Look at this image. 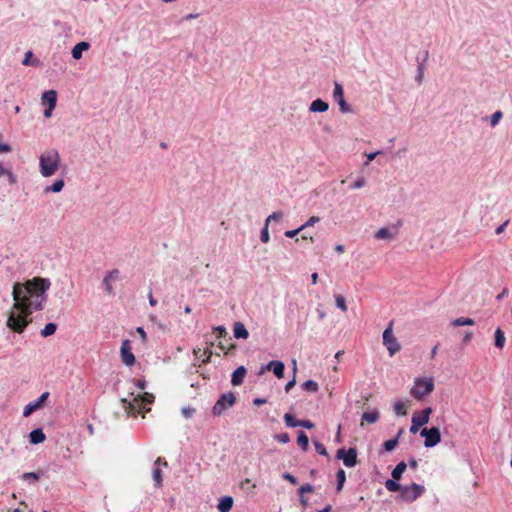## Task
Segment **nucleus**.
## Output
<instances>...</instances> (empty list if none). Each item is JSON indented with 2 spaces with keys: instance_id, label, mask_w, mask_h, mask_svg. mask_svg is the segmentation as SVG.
<instances>
[{
  "instance_id": "nucleus-51",
  "label": "nucleus",
  "mask_w": 512,
  "mask_h": 512,
  "mask_svg": "<svg viewBox=\"0 0 512 512\" xmlns=\"http://www.w3.org/2000/svg\"><path fill=\"white\" fill-rule=\"evenodd\" d=\"M139 397L141 398L142 403L150 404L154 400V396L148 392H144L142 395H139Z\"/></svg>"
},
{
  "instance_id": "nucleus-32",
  "label": "nucleus",
  "mask_w": 512,
  "mask_h": 512,
  "mask_svg": "<svg viewBox=\"0 0 512 512\" xmlns=\"http://www.w3.org/2000/svg\"><path fill=\"white\" fill-rule=\"evenodd\" d=\"M57 330V324L53 322L47 323L44 328L41 330L40 334L42 337L46 338L53 335Z\"/></svg>"
},
{
  "instance_id": "nucleus-40",
  "label": "nucleus",
  "mask_w": 512,
  "mask_h": 512,
  "mask_svg": "<svg viewBox=\"0 0 512 512\" xmlns=\"http://www.w3.org/2000/svg\"><path fill=\"white\" fill-rule=\"evenodd\" d=\"M394 411L396 415L398 416H405L406 410H405V404L402 401H396L394 404Z\"/></svg>"
},
{
  "instance_id": "nucleus-45",
  "label": "nucleus",
  "mask_w": 512,
  "mask_h": 512,
  "mask_svg": "<svg viewBox=\"0 0 512 512\" xmlns=\"http://www.w3.org/2000/svg\"><path fill=\"white\" fill-rule=\"evenodd\" d=\"M283 218V213L280 211L274 212L271 215H269L265 221L269 225L271 221L279 222Z\"/></svg>"
},
{
  "instance_id": "nucleus-60",
  "label": "nucleus",
  "mask_w": 512,
  "mask_h": 512,
  "mask_svg": "<svg viewBox=\"0 0 512 512\" xmlns=\"http://www.w3.org/2000/svg\"><path fill=\"white\" fill-rule=\"evenodd\" d=\"M381 154V151L371 152L367 154V161L365 165H368L370 161L374 160L377 155Z\"/></svg>"
},
{
  "instance_id": "nucleus-29",
  "label": "nucleus",
  "mask_w": 512,
  "mask_h": 512,
  "mask_svg": "<svg viewBox=\"0 0 512 512\" xmlns=\"http://www.w3.org/2000/svg\"><path fill=\"white\" fill-rule=\"evenodd\" d=\"M336 481V491L341 492L346 481V473L341 468L336 472Z\"/></svg>"
},
{
  "instance_id": "nucleus-13",
  "label": "nucleus",
  "mask_w": 512,
  "mask_h": 512,
  "mask_svg": "<svg viewBox=\"0 0 512 512\" xmlns=\"http://www.w3.org/2000/svg\"><path fill=\"white\" fill-rule=\"evenodd\" d=\"M120 271L118 269H113L109 271L102 280V286L106 294L112 295L114 293V289L112 286V282H115L119 279Z\"/></svg>"
},
{
  "instance_id": "nucleus-20",
  "label": "nucleus",
  "mask_w": 512,
  "mask_h": 512,
  "mask_svg": "<svg viewBox=\"0 0 512 512\" xmlns=\"http://www.w3.org/2000/svg\"><path fill=\"white\" fill-rule=\"evenodd\" d=\"M46 439V436L41 428L33 429L29 433V441L31 444L37 445L42 442H44Z\"/></svg>"
},
{
  "instance_id": "nucleus-1",
  "label": "nucleus",
  "mask_w": 512,
  "mask_h": 512,
  "mask_svg": "<svg viewBox=\"0 0 512 512\" xmlns=\"http://www.w3.org/2000/svg\"><path fill=\"white\" fill-rule=\"evenodd\" d=\"M50 281L46 278H33L25 283L13 285L14 305L8 314L7 327L16 333H22L31 319L33 311L41 310L46 301V291Z\"/></svg>"
},
{
  "instance_id": "nucleus-23",
  "label": "nucleus",
  "mask_w": 512,
  "mask_h": 512,
  "mask_svg": "<svg viewBox=\"0 0 512 512\" xmlns=\"http://www.w3.org/2000/svg\"><path fill=\"white\" fill-rule=\"evenodd\" d=\"M234 500L231 496H223L218 503L219 512H230L233 507Z\"/></svg>"
},
{
  "instance_id": "nucleus-54",
  "label": "nucleus",
  "mask_w": 512,
  "mask_h": 512,
  "mask_svg": "<svg viewBox=\"0 0 512 512\" xmlns=\"http://www.w3.org/2000/svg\"><path fill=\"white\" fill-rule=\"evenodd\" d=\"M5 174H7L9 176L11 182H14L13 173L11 171L5 169V167L3 166V163L0 161V177H2Z\"/></svg>"
},
{
  "instance_id": "nucleus-17",
  "label": "nucleus",
  "mask_w": 512,
  "mask_h": 512,
  "mask_svg": "<svg viewBox=\"0 0 512 512\" xmlns=\"http://www.w3.org/2000/svg\"><path fill=\"white\" fill-rule=\"evenodd\" d=\"M247 370L245 366L241 365L231 375V384L233 386H239L243 383Z\"/></svg>"
},
{
  "instance_id": "nucleus-10",
  "label": "nucleus",
  "mask_w": 512,
  "mask_h": 512,
  "mask_svg": "<svg viewBox=\"0 0 512 512\" xmlns=\"http://www.w3.org/2000/svg\"><path fill=\"white\" fill-rule=\"evenodd\" d=\"M131 349L132 348H131L130 340H128V339L123 340L122 344H121V348H120L121 359H122V362L126 366H129V367L133 366L136 361L135 356L132 353Z\"/></svg>"
},
{
  "instance_id": "nucleus-21",
  "label": "nucleus",
  "mask_w": 512,
  "mask_h": 512,
  "mask_svg": "<svg viewBox=\"0 0 512 512\" xmlns=\"http://www.w3.org/2000/svg\"><path fill=\"white\" fill-rule=\"evenodd\" d=\"M233 334L236 339H247L249 337V332L242 322L234 323Z\"/></svg>"
},
{
  "instance_id": "nucleus-55",
  "label": "nucleus",
  "mask_w": 512,
  "mask_h": 512,
  "mask_svg": "<svg viewBox=\"0 0 512 512\" xmlns=\"http://www.w3.org/2000/svg\"><path fill=\"white\" fill-rule=\"evenodd\" d=\"M433 410L431 407L424 408L419 415L423 417L425 420L429 422L430 415L432 414Z\"/></svg>"
},
{
  "instance_id": "nucleus-12",
  "label": "nucleus",
  "mask_w": 512,
  "mask_h": 512,
  "mask_svg": "<svg viewBox=\"0 0 512 512\" xmlns=\"http://www.w3.org/2000/svg\"><path fill=\"white\" fill-rule=\"evenodd\" d=\"M265 370L272 371L280 379L284 377L285 365L282 361L272 360L265 366H262L259 374H262Z\"/></svg>"
},
{
  "instance_id": "nucleus-43",
  "label": "nucleus",
  "mask_w": 512,
  "mask_h": 512,
  "mask_svg": "<svg viewBox=\"0 0 512 512\" xmlns=\"http://www.w3.org/2000/svg\"><path fill=\"white\" fill-rule=\"evenodd\" d=\"M502 117H503V113L500 110L494 112L490 118V125L492 127H495L499 123V121L502 119Z\"/></svg>"
},
{
  "instance_id": "nucleus-39",
  "label": "nucleus",
  "mask_w": 512,
  "mask_h": 512,
  "mask_svg": "<svg viewBox=\"0 0 512 512\" xmlns=\"http://www.w3.org/2000/svg\"><path fill=\"white\" fill-rule=\"evenodd\" d=\"M397 445H398V439L397 438L389 439V440H387V441H385L383 443L384 449L387 452L393 451L396 448Z\"/></svg>"
},
{
  "instance_id": "nucleus-57",
  "label": "nucleus",
  "mask_w": 512,
  "mask_h": 512,
  "mask_svg": "<svg viewBox=\"0 0 512 512\" xmlns=\"http://www.w3.org/2000/svg\"><path fill=\"white\" fill-rule=\"evenodd\" d=\"M365 179L363 177L358 178L352 185V189H360L365 185Z\"/></svg>"
},
{
  "instance_id": "nucleus-49",
  "label": "nucleus",
  "mask_w": 512,
  "mask_h": 512,
  "mask_svg": "<svg viewBox=\"0 0 512 512\" xmlns=\"http://www.w3.org/2000/svg\"><path fill=\"white\" fill-rule=\"evenodd\" d=\"M275 439L279 442V443H283V444H286V443H289L290 442V436L288 435V433H279L277 435H275Z\"/></svg>"
},
{
  "instance_id": "nucleus-33",
  "label": "nucleus",
  "mask_w": 512,
  "mask_h": 512,
  "mask_svg": "<svg viewBox=\"0 0 512 512\" xmlns=\"http://www.w3.org/2000/svg\"><path fill=\"white\" fill-rule=\"evenodd\" d=\"M152 478H153L155 487L159 488L162 486L163 478H162V471H161L160 467L154 466L153 471H152Z\"/></svg>"
},
{
  "instance_id": "nucleus-28",
  "label": "nucleus",
  "mask_w": 512,
  "mask_h": 512,
  "mask_svg": "<svg viewBox=\"0 0 512 512\" xmlns=\"http://www.w3.org/2000/svg\"><path fill=\"white\" fill-rule=\"evenodd\" d=\"M399 480H395L394 478L392 479H387L385 481V487L388 491L390 492H401L402 489H403V485H401L400 483H398Z\"/></svg>"
},
{
  "instance_id": "nucleus-59",
  "label": "nucleus",
  "mask_w": 512,
  "mask_h": 512,
  "mask_svg": "<svg viewBox=\"0 0 512 512\" xmlns=\"http://www.w3.org/2000/svg\"><path fill=\"white\" fill-rule=\"evenodd\" d=\"M303 231L301 226L294 230H288L285 232V236L288 238H294L299 232Z\"/></svg>"
},
{
  "instance_id": "nucleus-34",
  "label": "nucleus",
  "mask_w": 512,
  "mask_h": 512,
  "mask_svg": "<svg viewBox=\"0 0 512 512\" xmlns=\"http://www.w3.org/2000/svg\"><path fill=\"white\" fill-rule=\"evenodd\" d=\"M302 389L308 392L315 393L319 390V385L314 380H307L302 384Z\"/></svg>"
},
{
  "instance_id": "nucleus-36",
  "label": "nucleus",
  "mask_w": 512,
  "mask_h": 512,
  "mask_svg": "<svg viewBox=\"0 0 512 512\" xmlns=\"http://www.w3.org/2000/svg\"><path fill=\"white\" fill-rule=\"evenodd\" d=\"M474 324H475L474 320L472 318H467V317H459V318H456L452 322L453 326H471Z\"/></svg>"
},
{
  "instance_id": "nucleus-27",
  "label": "nucleus",
  "mask_w": 512,
  "mask_h": 512,
  "mask_svg": "<svg viewBox=\"0 0 512 512\" xmlns=\"http://www.w3.org/2000/svg\"><path fill=\"white\" fill-rule=\"evenodd\" d=\"M407 468V464L404 461L399 462L395 468L392 470L391 476L395 480H400L403 473L405 472Z\"/></svg>"
},
{
  "instance_id": "nucleus-24",
  "label": "nucleus",
  "mask_w": 512,
  "mask_h": 512,
  "mask_svg": "<svg viewBox=\"0 0 512 512\" xmlns=\"http://www.w3.org/2000/svg\"><path fill=\"white\" fill-rule=\"evenodd\" d=\"M428 421L421 417L419 414L415 413L412 416V424L410 426V432L415 434L419 431L420 427L427 424Z\"/></svg>"
},
{
  "instance_id": "nucleus-58",
  "label": "nucleus",
  "mask_w": 512,
  "mask_h": 512,
  "mask_svg": "<svg viewBox=\"0 0 512 512\" xmlns=\"http://www.w3.org/2000/svg\"><path fill=\"white\" fill-rule=\"evenodd\" d=\"M212 354H213V352H212L211 348L205 349L204 352H203V356H204L203 363L210 362Z\"/></svg>"
},
{
  "instance_id": "nucleus-30",
  "label": "nucleus",
  "mask_w": 512,
  "mask_h": 512,
  "mask_svg": "<svg viewBox=\"0 0 512 512\" xmlns=\"http://www.w3.org/2000/svg\"><path fill=\"white\" fill-rule=\"evenodd\" d=\"M297 443L303 451H307L309 449V439L304 431H299Z\"/></svg>"
},
{
  "instance_id": "nucleus-2",
  "label": "nucleus",
  "mask_w": 512,
  "mask_h": 512,
  "mask_svg": "<svg viewBox=\"0 0 512 512\" xmlns=\"http://www.w3.org/2000/svg\"><path fill=\"white\" fill-rule=\"evenodd\" d=\"M60 165V155L57 150L51 149L43 152L39 157L40 173L43 177L55 174Z\"/></svg>"
},
{
  "instance_id": "nucleus-25",
  "label": "nucleus",
  "mask_w": 512,
  "mask_h": 512,
  "mask_svg": "<svg viewBox=\"0 0 512 512\" xmlns=\"http://www.w3.org/2000/svg\"><path fill=\"white\" fill-rule=\"evenodd\" d=\"M64 180L63 179H57L55 180L51 185L46 186L44 189L45 193L53 192V193H59L64 188Z\"/></svg>"
},
{
  "instance_id": "nucleus-61",
  "label": "nucleus",
  "mask_w": 512,
  "mask_h": 512,
  "mask_svg": "<svg viewBox=\"0 0 512 512\" xmlns=\"http://www.w3.org/2000/svg\"><path fill=\"white\" fill-rule=\"evenodd\" d=\"M136 332L140 335L143 342L147 341V334L142 327H137Z\"/></svg>"
},
{
  "instance_id": "nucleus-26",
  "label": "nucleus",
  "mask_w": 512,
  "mask_h": 512,
  "mask_svg": "<svg viewBox=\"0 0 512 512\" xmlns=\"http://www.w3.org/2000/svg\"><path fill=\"white\" fill-rule=\"evenodd\" d=\"M380 415L378 410L374 409L372 411L364 412L362 414V421H365L369 424L376 423L379 419Z\"/></svg>"
},
{
  "instance_id": "nucleus-9",
  "label": "nucleus",
  "mask_w": 512,
  "mask_h": 512,
  "mask_svg": "<svg viewBox=\"0 0 512 512\" xmlns=\"http://www.w3.org/2000/svg\"><path fill=\"white\" fill-rule=\"evenodd\" d=\"M333 98L339 105V109L342 113L352 112L351 106L344 99V90L340 83H334Z\"/></svg>"
},
{
  "instance_id": "nucleus-62",
  "label": "nucleus",
  "mask_w": 512,
  "mask_h": 512,
  "mask_svg": "<svg viewBox=\"0 0 512 512\" xmlns=\"http://www.w3.org/2000/svg\"><path fill=\"white\" fill-rule=\"evenodd\" d=\"M11 151V146L7 143H0V154Z\"/></svg>"
},
{
  "instance_id": "nucleus-22",
  "label": "nucleus",
  "mask_w": 512,
  "mask_h": 512,
  "mask_svg": "<svg viewBox=\"0 0 512 512\" xmlns=\"http://www.w3.org/2000/svg\"><path fill=\"white\" fill-rule=\"evenodd\" d=\"M328 109H329V104L320 98L314 100L310 104V107H309V111L314 112V113H316V112L323 113V112H326Z\"/></svg>"
},
{
  "instance_id": "nucleus-47",
  "label": "nucleus",
  "mask_w": 512,
  "mask_h": 512,
  "mask_svg": "<svg viewBox=\"0 0 512 512\" xmlns=\"http://www.w3.org/2000/svg\"><path fill=\"white\" fill-rule=\"evenodd\" d=\"M260 240L263 243H267L270 240L269 231H268V224L267 223H265L264 227L261 229Z\"/></svg>"
},
{
  "instance_id": "nucleus-7",
  "label": "nucleus",
  "mask_w": 512,
  "mask_h": 512,
  "mask_svg": "<svg viewBox=\"0 0 512 512\" xmlns=\"http://www.w3.org/2000/svg\"><path fill=\"white\" fill-rule=\"evenodd\" d=\"M420 436L424 437V446L426 448L435 447L441 442V433L438 427L423 428L420 431Z\"/></svg>"
},
{
  "instance_id": "nucleus-5",
  "label": "nucleus",
  "mask_w": 512,
  "mask_h": 512,
  "mask_svg": "<svg viewBox=\"0 0 512 512\" xmlns=\"http://www.w3.org/2000/svg\"><path fill=\"white\" fill-rule=\"evenodd\" d=\"M236 402L235 394L231 391L222 394L212 408L214 416H221L228 408Z\"/></svg>"
},
{
  "instance_id": "nucleus-44",
  "label": "nucleus",
  "mask_w": 512,
  "mask_h": 512,
  "mask_svg": "<svg viewBox=\"0 0 512 512\" xmlns=\"http://www.w3.org/2000/svg\"><path fill=\"white\" fill-rule=\"evenodd\" d=\"M314 491V487L313 485H311L310 483H306V484H303L299 489H298V495L299 496H304V494L306 493H312Z\"/></svg>"
},
{
  "instance_id": "nucleus-16",
  "label": "nucleus",
  "mask_w": 512,
  "mask_h": 512,
  "mask_svg": "<svg viewBox=\"0 0 512 512\" xmlns=\"http://www.w3.org/2000/svg\"><path fill=\"white\" fill-rule=\"evenodd\" d=\"M397 235V226L393 227V231L387 227L380 228L374 237L378 240H393Z\"/></svg>"
},
{
  "instance_id": "nucleus-46",
  "label": "nucleus",
  "mask_w": 512,
  "mask_h": 512,
  "mask_svg": "<svg viewBox=\"0 0 512 512\" xmlns=\"http://www.w3.org/2000/svg\"><path fill=\"white\" fill-rule=\"evenodd\" d=\"M313 444L317 453L323 456H328L327 449L321 442L314 441Z\"/></svg>"
},
{
  "instance_id": "nucleus-41",
  "label": "nucleus",
  "mask_w": 512,
  "mask_h": 512,
  "mask_svg": "<svg viewBox=\"0 0 512 512\" xmlns=\"http://www.w3.org/2000/svg\"><path fill=\"white\" fill-rule=\"evenodd\" d=\"M336 306L343 312L347 311L346 300L342 295H335Z\"/></svg>"
},
{
  "instance_id": "nucleus-42",
  "label": "nucleus",
  "mask_w": 512,
  "mask_h": 512,
  "mask_svg": "<svg viewBox=\"0 0 512 512\" xmlns=\"http://www.w3.org/2000/svg\"><path fill=\"white\" fill-rule=\"evenodd\" d=\"M293 372H294V375L297 372V364H296L295 360L293 361ZM295 384H296V378L294 376L293 379L288 381L287 384L285 385V391L289 392L295 386Z\"/></svg>"
},
{
  "instance_id": "nucleus-11",
  "label": "nucleus",
  "mask_w": 512,
  "mask_h": 512,
  "mask_svg": "<svg viewBox=\"0 0 512 512\" xmlns=\"http://www.w3.org/2000/svg\"><path fill=\"white\" fill-rule=\"evenodd\" d=\"M48 397H49V392H44L40 395V397L38 399L27 404L23 410V416L28 417L36 410L42 408V406L44 405V402L48 399Z\"/></svg>"
},
{
  "instance_id": "nucleus-53",
  "label": "nucleus",
  "mask_w": 512,
  "mask_h": 512,
  "mask_svg": "<svg viewBox=\"0 0 512 512\" xmlns=\"http://www.w3.org/2000/svg\"><path fill=\"white\" fill-rule=\"evenodd\" d=\"M213 330L217 333V338H223L227 335V331L224 326H215L213 327Z\"/></svg>"
},
{
  "instance_id": "nucleus-6",
  "label": "nucleus",
  "mask_w": 512,
  "mask_h": 512,
  "mask_svg": "<svg viewBox=\"0 0 512 512\" xmlns=\"http://www.w3.org/2000/svg\"><path fill=\"white\" fill-rule=\"evenodd\" d=\"M392 325L393 323L390 322L382 335L383 344L386 346L390 356H394L401 350V345L393 335Z\"/></svg>"
},
{
  "instance_id": "nucleus-4",
  "label": "nucleus",
  "mask_w": 512,
  "mask_h": 512,
  "mask_svg": "<svg viewBox=\"0 0 512 512\" xmlns=\"http://www.w3.org/2000/svg\"><path fill=\"white\" fill-rule=\"evenodd\" d=\"M425 492V487L420 484L412 483L411 485L403 486L400 492L399 499L406 503L416 501Z\"/></svg>"
},
{
  "instance_id": "nucleus-56",
  "label": "nucleus",
  "mask_w": 512,
  "mask_h": 512,
  "mask_svg": "<svg viewBox=\"0 0 512 512\" xmlns=\"http://www.w3.org/2000/svg\"><path fill=\"white\" fill-rule=\"evenodd\" d=\"M298 426L306 428V429H312L314 428V423L310 420H299Z\"/></svg>"
},
{
  "instance_id": "nucleus-52",
  "label": "nucleus",
  "mask_w": 512,
  "mask_h": 512,
  "mask_svg": "<svg viewBox=\"0 0 512 512\" xmlns=\"http://www.w3.org/2000/svg\"><path fill=\"white\" fill-rule=\"evenodd\" d=\"M282 478H283L284 480L289 481V482H290L291 484H293V485H296V484L298 483L297 478H296L294 475H292L291 473H289V472H284V473L282 474Z\"/></svg>"
},
{
  "instance_id": "nucleus-63",
  "label": "nucleus",
  "mask_w": 512,
  "mask_h": 512,
  "mask_svg": "<svg viewBox=\"0 0 512 512\" xmlns=\"http://www.w3.org/2000/svg\"><path fill=\"white\" fill-rule=\"evenodd\" d=\"M509 294L508 288H503V290L497 295L496 299L498 301L502 300L503 298L507 297Z\"/></svg>"
},
{
  "instance_id": "nucleus-18",
  "label": "nucleus",
  "mask_w": 512,
  "mask_h": 512,
  "mask_svg": "<svg viewBox=\"0 0 512 512\" xmlns=\"http://www.w3.org/2000/svg\"><path fill=\"white\" fill-rule=\"evenodd\" d=\"M428 56H429L428 51H425L422 60H420L419 56H417V58H416L418 65H417V74L415 76V80L418 84H421L423 81L424 71H425V62L427 61Z\"/></svg>"
},
{
  "instance_id": "nucleus-14",
  "label": "nucleus",
  "mask_w": 512,
  "mask_h": 512,
  "mask_svg": "<svg viewBox=\"0 0 512 512\" xmlns=\"http://www.w3.org/2000/svg\"><path fill=\"white\" fill-rule=\"evenodd\" d=\"M42 105L55 109L57 104V92L55 90H47L41 97Z\"/></svg>"
},
{
  "instance_id": "nucleus-37",
  "label": "nucleus",
  "mask_w": 512,
  "mask_h": 512,
  "mask_svg": "<svg viewBox=\"0 0 512 512\" xmlns=\"http://www.w3.org/2000/svg\"><path fill=\"white\" fill-rule=\"evenodd\" d=\"M284 422L287 427L294 428V427H298L299 420H297L292 414L286 413L284 415Z\"/></svg>"
},
{
  "instance_id": "nucleus-15",
  "label": "nucleus",
  "mask_w": 512,
  "mask_h": 512,
  "mask_svg": "<svg viewBox=\"0 0 512 512\" xmlns=\"http://www.w3.org/2000/svg\"><path fill=\"white\" fill-rule=\"evenodd\" d=\"M123 403V407L126 410V412L130 415H135L137 412H140L142 410V403H139V400L137 398H134L133 401H128L127 399L123 398L121 400Z\"/></svg>"
},
{
  "instance_id": "nucleus-3",
  "label": "nucleus",
  "mask_w": 512,
  "mask_h": 512,
  "mask_svg": "<svg viewBox=\"0 0 512 512\" xmlns=\"http://www.w3.org/2000/svg\"><path fill=\"white\" fill-rule=\"evenodd\" d=\"M434 389L433 379L417 378L415 385L411 388L410 394L417 400L423 399L426 395L430 394Z\"/></svg>"
},
{
  "instance_id": "nucleus-48",
  "label": "nucleus",
  "mask_w": 512,
  "mask_h": 512,
  "mask_svg": "<svg viewBox=\"0 0 512 512\" xmlns=\"http://www.w3.org/2000/svg\"><path fill=\"white\" fill-rule=\"evenodd\" d=\"M320 221V218L318 216H311L302 226V230H305L308 227H311L318 223Z\"/></svg>"
},
{
  "instance_id": "nucleus-8",
  "label": "nucleus",
  "mask_w": 512,
  "mask_h": 512,
  "mask_svg": "<svg viewBox=\"0 0 512 512\" xmlns=\"http://www.w3.org/2000/svg\"><path fill=\"white\" fill-rule=\"evenodd\" d=\"M336 458L337 459H342L343 460V464L348 467V468H351V467H354L356 466L357 464V450L356 448H349L348 450H346L345 448H340L337 450V454H336Z\"/></svg>"
},
{
  "instance_id": "nucleus-50",
  "label": "nucleus",
  "mask_w": 512,
  "mask_h": 512,
  "mask_svg": "<svg viewBox=\"0 0 512 512\" xmlns=\"http://www.w3.org/2000/svg\"><path fill=\"white\" fill-rule=\"evenodd\" d=\"M181 413L185 418H191L195 413V409L191 406L183 407Z\"/></svg>"
},
{
  "instance_id": "nucleus-38",
  "label": "nucleus",
  "mask_w": 512,
  "mask_h": 512,
  "mask_svg": "<svg viewBox=\"0 0 512 512\" xmlns=\"http://www.w3.org/2000/svg\"><path fill=\"white\" fill-rule=\"evenodd\" d=\"M38 62V59H33V53L31 51L26 52L22 60V64L25 66L36 65Z\"/></svg>"
},
{
  "instance_id": "nucleus-31",
  "label": "nucleus",
  "mask_w": 512,
  "mask_h": 512,
  "mask_svg": "<svg viewBox=\"0 0 512 512\" xmlns=\"http://www.w3.org/2000/svg\"><path fill=\"white\" fill-rule=\"evenodd\" d=\"M505 340L506 338L504 332L501 328H497L495 331V346L499 349H502L505 345Z\"/></svg>"
},
{
  "instance_id": "nucleus-35",
  "label": "nucleus",
  "mask_w": 512,
  "mask_h": 512,
  "mask_svg": "<svg viewBox=\"0 0 512 512\" xmlns=\"http://www.w3.org/2000/svg\"><path fill=\"white\" fill-rule=\"evenodd\" d=\"M41 472H25L22 474V479L27 482H36L40 479Z\"/></svg>"
},
{
  "instance_id": "nucleus-19",
  "label": "nucleus",
  "mask_w": 512,
  "mask_h": 512,
  "mask_svg": "<svg viewBox=\"0 0 512 512\" xmlns=\"http://www.w3.org/2000/svg\"><path fill=\"white\" fill-rule=\"evenodd\" d=\"M90 48V43L86 41L78 42L71 51L72 57L75 60H79L82 58V53L87 51Z\"/></svg>"
},
{
  "instance_id": "nucleus-64",
  "label": "nucleus",
  "mask_w": 512,
  "mask_h": 512,
  "mask_svg": "<svg viewBox=\"0 0 512 512\" xmlns=\"http://www.w3.org/2000/svg\"><path fill=\"white\" fill-rule=\"evenodd\" d=\"M136 386L140 389V390H144L146 388V381L144 379H138L136 381Z\"/></svg>"
}]
</instances>
